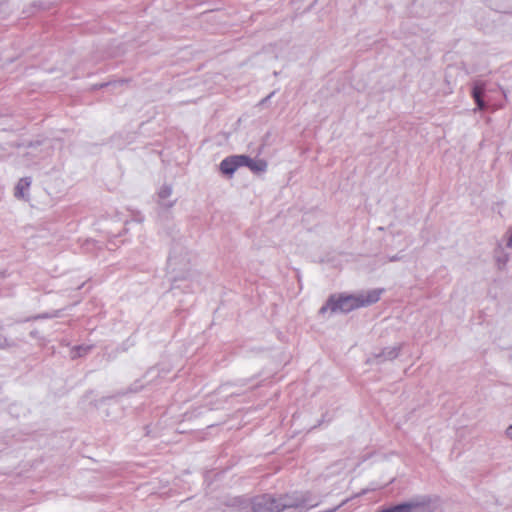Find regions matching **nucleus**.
Here are the masks:
<instances>
[{"mask_svg": "<svg viewBox=\"0 0 512 512\" xmlns=\"http://www.w3.org/2000/svg\"><path fill=\"white\" fill-rule=\"evenodd\" d=\"M382 292L383 289H373L366 294H360L358 296L347 295L337 297L331 295L326 304L320 308L319 314L324 315L328 310L331 313H348L354 309L369 306L379 301Z\"/></svg>", "mask_w": 512, "mask_h": 512, "instance_id": "obj_1", "label": "nucleus"}, {"mask_svg": "<svg viewBox=\"0 0 512 512\" xmlns=\"http://www.w3.org/2000/svg\"><path fill=\"white\" fill-rule=\"evenodd\" d=\"M278 502L279 512L292 508L299 511H308L320 504V501L316 500L309 491H295L279 495Z\"/></svg>", "mask_w": 512, "mask_h": 512, "instance_id": "obj_2", "label": "nucleus"}, {"mask_svg": "<svg viewBox=\"0 0 512 512\" xmlns=\"http://www.w3.org/2000/svg\"><path fill=\"white\" fill-rule=\"evenodd\" d=\"M168 266L175 272L174 281L186 279L189 271H190V258L188 254L185 253L182 255L181 253H177L173 251L168 258Z\"/></svg>", "mask_w": 512, "mask_h": 512, "instance_id": "obj_3", "label": "nucleus"}, {"mask_svg": "<svg viewBox=\"0 0 512 512\" xmlns=\"http://www.w3.org/2000/svg\"><path fill=\"white\" fill-rule=\"evenodd\" d=\"M278 506V497L270 494L256 496L252 500L253 512H279Z\"/></svg>", "mask_w": 512, "mask_h": 512, "instance_id": "obj_4", "label": "nucleus"}, {"mask_svg": "<svg viewBox=\"0 0 512 512\" xmlns=\"http://www.w3.org/2000/svg\"><path fill=\"white\" fill-rule=\"evenodd\" d=\"M434 498L431 496H419L406 502L407 512H434Z\"/></svg>", "mask_w": 512, "mask_h": 512, "instance_id": "obj_5", "label": "nucleus"}, {"mask_svg": "<svg viewBox=\"0 0 512 512\" xmlns=\"http://www.w3.org/2000/svg\"><path fill=\"white\" fill-rule=\"evenodd\" d=\"M243 155H234L230 157H226L220 163V170L225 175H233L234 172L243 166L242 159Z\"/></svg>", "mask_w": 512, "mask_h": 512, "instance_id": "obj_6", "label": "nucleus"}, {"mask_svg": "<svg viewBox=\"0 0 512 512\" xmlns=\"http://www.w3.org/2000/svg\"><path fill=\"white\" fill-rule=\"evenodd\" d=\"M242 163L243 166L248 167L255 173H263L267 170V162L263 159H252L249 156L243 155Z\"/></svg>", "mask_w": 512, "mask_h": 512, "instance_id": "obj_7", "label": "nucleus"}, {"mask_svg": "<svg viewBox=\"0 0 512 512\" xmlns=\"http://www.w3.org/2000/svg\"><path fill=\"white\" fill-rule=\"evenodd\" d=\"M401 349H402V345L386 347L381 351V353L375 354L374 357L376 359H381V361L393 360L398 357Z\"/></svg>", "mask_w": 512, "mask_h": 512, "instance_id": "obj_8", "label": "nucleus"}, {"mask_svg": "<svg viewBox=\"0 0 512 512\" xmlns=\"http://www.w3.org/2000/svg\"><path fill=\"white\" fill-rule=\"evenodd\" d=\"M171 194L172 187L170 185H163L158 192L159 202L165 208H171L175 203V201H167Z\"/></svg>", "mask_w": 512, "mask_h": 512, "instance_id": "obj_9", "label": "nucleus"}, {"mask_svg": "<svg viewBox=\"0 0 512 512\" xmlns=\"http://www.w3.org/2000/svg\"><path fill=\"white\" fill-rule=\"evenodd\" d=\"M30 185H31V178H29V177L21 178L15 187L14 196L18 199H24L26 196L25 192L28 191Z\"/></svg>", "mask_w": 512, "mask_h": 512, "instance_id": "obj_10", "label": "nucleus"}, {"mask_svg": "<svg viewBox=\"0 0 512 512\" xmlns=\"http://www.w3.org/2000/svg\"><path fill=\"white\" fill-rule=\"evenodd\" d=\"M483 91H484L483 85H478V84H476L474 86L473 91H472L473 98H474L479 109H483L485 106L484 101L481 98Z\"/></svg>", "mask_w": 512, "mask_h": 512, "instance_id": "obj_11", "label": "nucleus"}, {"mask_svg": "<svg viewBox=\"0 0 512 512\" xmlns=\"http://www.w3.org/2000/svg\"><path fill=\"white\" fill-rule=\"evenodd\" d=\"M92 349V346L89 345H80L73 349V358L76 357H82L89 353V351Z\"/></svg>", "mask_w": 512, "mask_h": 512, "instance_id": "obj_12", "label": "nucleus"}, {"mask_svg": "<svg viewBox=\"0 0 512 512\" xmlns=\"http://www.w3.org/2000/svg\"><path fill=\"white\" fill-rule=\"evenodd\" d=\"M14 342L9 340L6 336L0 334V350H6L14 347Z\"/></svg>", "mask_w": 512, "mask_h": 512, "instance_id": "obj_13", "label": "nucleus"}, {"mask_svg": "<svg viewBox=\"0 0 512 512\" xmlns=\"http://www.w3.org/2000/svg\"><path fill=\"white\" fill-rule=\"evenodd\" d=\"M406 502L384 509L385 512H407Z\"/></svg>", "mask_w": 512, "mask_h": 512, "instance_id": "obj_14", "label": "nucleus"}, {"mask_svg": "<svg viewBox=\"0 0 512 512\" xmlns=\"http://www.w3.org/2000/svg\"><path fill=\"white\" fill-rule=\"evenodd\" d=\"M506 436L512 440V424L510 426L507 427L506 431Z\"/></svg>", "mask_w": 512, "mask_h": 512, "instance_id": "obj_15", "label": "nucleus"}, {"mask_svg": "<svg viewBox=\"0 0 512 512\" xmlns=\"http://www.w3.org/2000/svg\"><path fill=\"white\" fill-rule=\"evenodd\" d=\"M399 260H401V256H399V255H394L389 258L390 262H395V261H399Z\"/></svg>", "mask_w": 512, "mask_h": 512, "instance_id": "obj_16", "label": "nucleus"}, {"mask_svg": "<svg viewBox=\"0 0 512 512\" xmlns=\"http://www.w3.org/2000/svg\"><path fill=\"white\" fill-rule=\"evenodd\" d=\"M55 2H56V0H52V1H51V2H49L48 4H44V5L42 6V8H43V9H48V8H50V6H51L52 4H54Z\"/></svg>", "mask_w": 512, "mask_h": 512, "instance_id": "obj_17", "label": "nucleus"}, {"mask_svg": "<svg viewBox=\"0 0 512 512\" xmlns=\"http://www.w3.org/2000/svg\"><path fill=\"white\" fill-rule=\"evenodd\" d=\"M273 95V93H271L270 95H268V97H266L265 99H263L261 101V104H263L265 101H267L269 98H271V96Z\"/></svg>", "mask_w": 512, "mask_h": 512, "instance_id": "obj_18", "label": "nucleus"}]
</instances>
